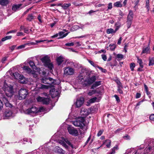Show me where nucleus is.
<instances>
[{
	"mask_svg": "<svg viewBox=\"0 0 154 154\" xmlns=\"http://www.w3.org/2000/svg\"><path fill=\"white\" fill-rule=\"evenodd\" d=\"M28 94V91L26 89L24 88L21 89L19 92V99L22 100L25 99Z\"/></svg>",
	"mask_w": 154,
	"mask_h": 154,
	"instance_id": "nucleus-9",
	"label": "nucleus"
},
{
	"mask_svg": "<svg viewBox=\"0 0 154 154\" xmlns=\"http://www.w3.org/2000/svg\"><path fill=\"white\" fill-rule=\"evenodd\" d=\"M78 79H79V81L80 82H85V80L84 79L83 77V76L81 75H79L78 77Z\"/></svg>",
	"mask_w": 154,
	"mask_h": 154,
	"instance_id": "nucleus-39",
	"label": "nucleus"
},
{
	"mask_svg": "<svg viewBox=\"0 0 154 154\" xmlns=\"http://www.w3.org/2000/svg\"><path fill=\"white\" fill-rule=\"evenodd\" d=\"M84 101V98L82 97L77 98L75 103L76 107L77 108L81 107L83 104Z\"/></svg>",
	"mask_w": 154,
	"mask_h": 154,
	"instance_id": "nucleus-11",
	"label": "nucleus"
},
{
	"mask_svg": "<svg viewBox=\"0 0 154 154\" xmlns=\"http://www.w3.org/2000/svg\"><path fill=\"white\" fill-rule=\"evenodd\" d=\"M44 97L38 96L36 98V100L38 102H41L42 103Z\"/></svg>",
	"mask_w": 154,
	"mask_h": 154,
	"instance_id": "nucleus-45",
	"label": "nucleus"
},
{
	"mask_svg": "<svg viewBox=\"0 0 154 154\" xmlns=\"http://www.w3.org/2000/svg\"><path fill=\"white\" fill-rule=\"evenodd\" d=\"M103 130H100L97 134V136H98V137H99L100 136V135H101L103 133Z\"/></svg>",
	"mask_w": 154,
	"mask_h": 154,
	"instance_id": "nucleus-56",
	"label": "nucleus"
},
{
	"mask_svg": "<svg viewBox=\"0 0 154 154\" xmlns=\"http://www.w3.org/2000/svg\"><path fill=\"white\" fill-rule=\"evenodd\" d=\"M88 61L92 65V66H93L94 67H95L96 68H97V66L98 65H97V64H95L93 61L90 60H88Z\"/></svg>",
	"mask_w": 154,
	"mask_h": 154,
	"instance_id": "nucleus-47",
	"label": "nucleus"
},
{
	"mask_svg": "<svg viewBox=\"0 0 154 154\" xmlns=\"http://www.w3.org/2000/svg\"><path fill=\"white\" fill-rule=\"evenodd\" d=\"M79 27L78 26L74 25L72 26L71 29H74L75 30H76L79 29Z\"/></svg>",
	"mask_w": 154,
	"mask_h": 154,
	"instance_id": "nucleus-60",
	"label": "nucleus"
},
{
	"mask_svg": "<svg viewBox=\"0 0 154 154\" xmlns=\"http://www.w3.org/2000/svg\"><path fill=\"white\" fill-rule=\"evenodd\" d=\"M127 26L128 28L130 27L132 23V21L129 20H127Z\"/></svg>",
	"mask_w": 154,
	"mask_h": 154,
	"instance_id": "nucleus-44",
	"label": "nucleus"
},
{
	"mask_svg": "<svg viewBox=\"0 0 154 154\" xmlns=\"http://www.w3.org/2000/svg\"><path fill=\"white\" fill-rule=\"evenodd\" d=\"M38 88L40 89H46L48 88V87L47 85L42 84H40L39 85V86L38 87Z\"/></svg>",
	"mask_w": 154,
	"mask_h": 154,
	"instance_id": "nucleus-31",
	"label": "nucleus"
},
{
	"mask_svg": "<svg viewBox=\"0 0 154 154\" xmlns=\"http://www.w3.org/2000/svg\"><path fill=\"white\" fill-rule=\"evenodd\" d=\"M123 138L125 140L130 139V137L129 136L127 135L126 136H124Z\"/></svg>",
	"mask_w": 154,
	"mask_h": 154,
	"instance_id": "nucleus-64",
	"label": "nucleus"
},
{
	"mask_svg": "<svg viewBox=\"0 0 154 154\" xmlns=\"http://www.w3.org/2000/svg\"><path fill=\"white\" fill-rule=\"evenodd\" d=\"M101 85V81H97L95 82L92 85L91 88L93 89L94 88L98 87Z\"/></svg>",
	"mask_w": 154,
	"mask_h": 154,
	"instance_id": "nucleus-20",
	"label": "nucleus"
},
{
	"mask_svg": "<svg viewBox=\"0 0 154 154\" xmlns=\"http://www.w3.org/2000/svg\"><path fill=\"white\" fill-rule=\"evenodd\" d=\"M100 101V100L97 97H94L89 100V102L90 103H93L95 102H98Z\"/></svg>",
	"mask_w": 154,
	"mask_h": 154,
	"instance_id": "nucleus-22",
	"label": "nucleus"
},
{
	"mask_svg": "<svg viewBox=\"0 0 154 154\" xmlns=\"http://www.w3.org/2000/svg\"><path fill=\"white\" fill-rule=\"evenodd\" d=\"M123 88V86H122L121 87L117 86V91L120 94H123V91L122 90V89Z\"/></svg>",
	"mask_w": 154,
	"mask_h": 154,
	"instance_id": "nucleus-34",
	"label": "nucleus"
},
{
	"mask_svg": "<svg viewBox=\"0 0 154 154\" xmlns=\"http://www.w3.org/2000/svg\"><path fill=\"white\" fill-rule=\"evenodd\" d=\"M106 33L108 34L114 33V30L112 28L108 29L106 30Z\"/></svg>",
	"mask_w": 154,
	"mask_h": 154,
	"instance_id": "nucleus-40",
	"label": "nucleus"
},
{
	"mask_svg": "<svg viewBox=\"0 0 154 154\" xmlns=\"http://www.w3.org/2000/svg\"><path fill=\"white\" fill-rule=\"evenodd\" d=\"M144 88L145 91H146V93L148 96H149L150 95V93L149 91L148 88L146 84H144Z\"/></svg>",
	"mask_w": 154,
	"mask_h": 154,
	"instance_id": "nucleus-37",
	"label": "nucleus"
},
{
	"mask_svg": "<svg viewBox=\"0 0 154 154\" xmlns=\"http://www.w3.org/2000/svg\"><path fill=\"white\" fill-rule=\"evenodd\" d=\"M133 151H134V154H137V150L136 149L134 148H131L127 149L125 153L126 154L131 153H134V152H133Z\"/></svg>",
	"mask_w": 154,
	"mask_h": 154,
	"instance_id": "nucleus-16",
	"label": "nucleus"
},
{
	"mask_svg": "<svg viewBox=\"0 0 154 154\" xmlns=\"http://www.w3.org/2000/svg\"><path fill=\"white\" fill-rule=\"evenodd\" d=\"M44 109V108L42 107L38 108L35 106H33L25 110L24 112L26 114L34 115L38 112H43Z\"/></svg>",
	"mask_w": 154,
	"mask_h": 154,
	"instance_id": "nucleus-2",
	"label": "nucleus"
},
{
	"mask_svg": "<svg viewBox=\"0 0 154 154\" xmlns=\"http://www.w3.org/2000/svg\"><path fill=\"white\" fill-rule=\"evenodd\" d=\"M5 113L6 116L7 117L10 116L12 114V112L11 111H6Z\"/></svg>",
	"mask_w": 154,
	"mask_h": 154,
	"instance_id": "nucleus-46",
	"label": "nucleus"
},
{
	"mask_svg": "<svg viewBox=\"0 0 154 154\" xmlns=\"http://www.w3.org/2000/svg\"><path fill=\"white\" fill-rule=\"evenodd\" d=\"M42 62L44 63L45 66L49 68L50 69H52L53 67V64L51 63L50 57L48 55H46L41 59Z\"/></svg>",
	"mask_w": 154,
	"mask_h": 154,
	"instance_id": "nucleus-3",
	"label": "nucleus"
},
{
	"mask_svg": "<svg viewBox=\"0 0 154 154\" xmlns=\"http://www.w3.org/2000/svg\"><path fill=\"white\" fill-rule=\"evenodd\" d=\"M115 81L118 85L117 86H120V87L121 86V87L122 86L121 83L120 81L119 80L116 79V80H115Z\"/></svg>",
	"mask_w": 154,
	"mask_h": 154,
	"instance_id": "nucleus-48",
	"label": "nucleus"
},
{
	"mask_svg": "<svg viewBox=\"0 0 154 154\" xmlns=\"http://www.w3.org/2000/svg\"><path fill=\"white\" fill-rule=\"evenodd\" d=\"M96 76H93L91 77L88 78L87 80H85L86 83H85L86 85H91L96 80Z\"/></svg>",
	"mask_w": 154,
	"mask_h": 154,
	"instance_id": "nucleus-13",
	"label": "nucleus"
},
{
	"mask_svg": "<svg viewBox=\"0 0 154 154\" xmlns=\"http://www.w3.org/2000/svg\"><path fill=\"white\" fill-rule=\"evenodd\" d=\"M23 69L24 70L26 71L29 73H31L32 74H34L35 73V72L32 71L31 69L28 66H24Z\"/></svg>",
	"mask_w": 154,
	"mask_h": 154,
	"instance_id": "nucleus-24",
	"label": "nucleus"
},
{
	"mask_svg": "<svg viewBox=\"0 0 154 154\" xmlns=\"http://www.w3.org/2000/svg\"><path fill=\"white\" fill-rule=\"evenodd\" d=\"M112 3H109L108 4V9L109 10L111 9L112 8Z\"/></svg>",
	"mask_w": 154,
	"mask_h": 154,
	"instance_id": "nucleus-55",
	"label": "nucleus"
},
{
	"mask_svg": "<svg viewBox=\"0 0 154 154\" xmlns=\"http://www.w3.org/2000/svg\"><path fill=\"white\" fill-rule=\"evenodd\" d=\"M49 102L50 100L49 98L44 97V100H43L42 103L44 104H49Z\"/></svg>",
	"mask_w": 154,
	"mask_h": 154,
	"instance_id": "nucleus-32",
	"label": "nucleus"
},
{
	"mask_svg": "<svg viewBox=\"0 0 154 154\" xmlns=\"http://www.w3.org/2000/svg\"><path fill=\"white\" fill-rule=\"evenodd\" d=\"M117 57L120 59H122L123 58V56L121 54H118L116 56Z\"/></svg>",
	"mask_w": 154,
	"mask_h": 154,
	"instance_id": "nucleus-52",
	"label": "nucleus"
},
{
	"mask_svg": "<svg viewBox=\"0 0 154 154\" xmlns=\"http://www.w3.org/2000/svg\"><path fill=\"white\" fill-rule=\"evenodd\" d=\"M123 128H118L115 131V133L116 134L118 133L121 130H122Z\"/></svg>",
	"mask_w": 154,
	"mask_h": 154,
	"instance_id": "nucleus-62",
	"label": "nucleus"
},
{
	"mask_svg": "<svg viewBox=\"0 0 154 154\" xmlns=\"http://www.w3.org/2000/svg\"><path fill=\"white\" fill-rule=\"evenodd\" d=\"M8 2V0H0V5L3 6L7 5Z\"/></svg>",
	"mask_w": 154,
	"mask_h": 154,
	"instance_id": "nucleus-26",
	"label": "nucleus"
},
{
	"mask_svg": "<svg viewBox=\"0 0 154 154\" xmlns=\"http://www.w3.org/2000/svg\"><path fill=\"white\" fill-rule=\"evenodd\" d=\"M114 6L116 7H121L122 6V2H117L114 3Z\"/></svg>",
	"mask_w": 154,
	"mask_h": 154,
	"instance_id": "nucleus-27",
	"label": "nucleus"
},
{
	"mask_svg": "<svg viewBox=\"0 0 154 154\" xmlns=\"http://www.w3.org/2000/svg\"><path fill=\"white\" fill-rule=\"evenodd\" d=\"M96 92V90H90L88 93V95L89 96H91L92 95L95 94Z\"/></svg>",
	"mask_w": 154,
	"mask_h": 154,
	"instance_id": "nucleus-35",
	"label": "nucleus"
},
{
	"mask_svg": "<svg viewBox=\"0 0 154 154\" xmlns=\"http://www.w3.org/2000/svg\"><path fill=\"white\" fill-rule=\"evenodd\" d=\"M11 75L15 79L20 80V82L23 84L25 83V82L24 81V77L23 75H20L18 72L10 73Z\"/></svg>",
	"mask_w": 154,
	"mask_h": 154,
	"instance_id": "nucleus-6",
	"label": "nucleus"
},
{
	"mask_svg": "<svg viewBox=\"0 0 154 154\" xmlns=\"http://www.w3.org/2000/svg\"><path fill=\"white\" fill-rule=\"evenodd\" d=\"M147 142L149 143L148 144V147L146 148L145 149L146 153H149L150 151L152 150L154 151V139H146L145 140V142L146 143Z\"/></svg>",
	"mask_w": 154,
	"mask_h": 154,
	"instance_id": "nucleus-5",
	"label": "nucleus"
},
{
	"mask_svg": "<svg viewBox=\"0 0 154 154\" xmlns=\"http://www.w3.org/2000/svg\"><path fill=\"white\" fill-rule=\"evenodd\" d=\"M119 15L121 16V18H122L124 15V14L123 12L121 10H120L119 11Z\"/></svg>",
	"mask_w": 154,
	"mask_h": 154,
	"instance_id": "nucleus-59",
	"label": "nucleus"
},
{
	"mask_svg": "<svg viewBox=\"0 0 154 154\" xmlns=\"http://www.w3.org/2000/svg\"><path fill=\"white\" fill-rule=\"evenodd\" d=\"M56 149V153H59L60 154H63L64 153V151L61 148L58 147H57Z\"/></svg>",
	"mask_w": 154,
	"mask_h": 154,
	"instance_id": "nucleus-25",
	"label": "nucleus"
},
{
	"mask_svg": "<svg viewBox=\"0 0 154 154\" xmlns=\"http://www.w3.org/2000/svg\"><path fill=\"white\" fill-rule=\"evenodd\" d=\"M114 97L115 98L116 101H117L118 102H120V100L119 98L117 95H115L114 96Z\"/></svg>",
	"mask_w": 154,
	"mask_h": 154,
	"instance_id": "nucleus-54",
	"label": "nucleus"
},
{
	"mask_svg": "<svg viewBox=\"0 0 154 154\" xmlns=\"http://www.w3.org/2000/svg\"><path fill=\"white\" fill-rule=\"evenodd\" d=\"M85 119L82 117H80L77 118L75 120L72 122V124L76 127H80L82 128L85 126Z\"/></svg>",
	"mask_w": 154,
	"mask_h": 154,
	"instance_id": "nucleus-4",
	"label": "nucleus"
},
{
	"mask_svg": "<svg viewBox=\"0 0 154 154\" xmlns=\"http://www.w3.org/2000/svg\"><path fill=\"white\" fill-rule=\"evenodd\" d=\"M134 14L133 11L130 10L129 11V13L127 17V20H129L132 21L133 18Z\"/></svg>",
	"mask_w": 154,
	"mask_h": 154,
	"instance_id": "nucleus-18",
	"label": "nucleus"
},
{
	"mask_svg": "<svg viewBox=\"0 0 154 154\" xmlns=\"http://www.w3.org/2000/svg\"><path fill=\"white\" fill-rule=\"evenodd\" d=\"M58 64L59 65H60L63 61V58L62 56H60L57 57V59Z\"/></svg>",
	"mask_w": 154,
	"mask_h": 154,
	"instance_id": "nucleus-21",
	"label": "nucleus"
},
{
	"mask_svg": "<svg viewBox=\"0 0 154 154\" xmlns=\"http://www.w3.org/2000/svg\"><path fill=\"white\" fill-rule=\"evenodd\" d=\"M80 113L81 115L85 117L89 114L90 112L88 109L82 108L81 109Z\"/></svg>",
	"mask_w": 154,
	"mask_h": 154,
	"instance_id": "nucleus-14",
	"label": "nucleus"
},
{
	"mask_svg": "<svg viewBox=\"0 0 154 154\" xmlns=\"http://www.w3.org/2000/svg\"><path fill=\"white\" fill-rule=\"evenodd\" d=\"M52 81H54L53 79L50 77H44L42 79V82L44 84H51L53 82Z\"/></svg>",
	"mask_w": 154,
	"mask_h": 154,
	"instance_id": "nucleus-12",
	"label": "nucleus"
},
{
	"mask_svg": "<svg viewBox=\"0 0 154 154\" xmlns=\"http://www.w3.org/2000/svg\"><path fill=\"white\" fill-rule=\"evenodd\" d=\"M68 32L66 34H64V32L63 31L60 32L59 33V35L60 37L58 38H62L66 36L69 33Z\"/></svg>",
	"mask_w": 154,
	"mask_h": 154,
	"instance_id": "nucleus-19",
	"label": "nucleus"
},
{
	"mask_svg": "<svg viewBox=\"0 0 154 154\" xmlns=\"http://www.w3.org/2000/svg\"><path fill=\"white\" fill-rule=\"evenodd\" d=\"M111 141L109 140H106L103 142V145L105 144L108 148H109L111 146Z\"/></svg>",
	"mask_w": 154,
	"mask_h": 154,
	"instance_id": "nucleus-23",
	"label": "nucleus"
},
{
	"mask_svg": "<svg viewBox=\"0 0 154 154\" xmlns=\"http://www.w3.org/2000/svg\"><path fill=\"white\" fill-rule=\"evenodd\" d=\"M34 19V16H33L32 14H29L26 18V20L29 21H31L32 19Z\"/></svg>",
	"mask_w": 154,
	"mask_h": 154,
	"instance_id": "nucleus-33",
	"label": "nucleus"
},
{
	"mask_svg": "<svg viewBox=\"0 0 154 154\" xmlns=\"http://www.w3.org/2000/svg\"><path fill=\"white\" fill-rule=\"evenodd\" d=\"M37 44L36 43H35V42H29L28 43L26 44V45H28L29 46H31V45H35Z\"/></svg>",
	"mask_w": 154,
	"mask_h": 154,
	"instance_id": "nucleus-51",
	"label": "nucleus"
},
{
	"mask_svg": "<svg viewBox=\"0 0 154 154\" xmlns=\"http://www.w3.org/2000/svg\"><path fill=\"white\" fill-rule=\"evenodd\" d=\"M97 68L99 69L103 72L105 73L106 72V69L103 68L101 67H99L98 66H97Z\"/></svg>",
	"mask_w": 154,
	"mask_h": 154,
	"instance_id": "nucleus-50",
	"label": "nucleus"
},
{
	"mask_svg": "<svg viewBox=\"0 0 154 154\" xmlns=\"http://www.w3.org/2000/svg\"><path fill=\"white\" fill-rule=\"evenodd\" d=\"M149 118L151 120L154 121V114H152L149 116Z\"/></svg>",
	"mask_w": 154,
	"mask_h": 154,
	"instance_id": "nucleus-57",
	"label": "nucleus"
},
{
	"mask_svg": "<svg viewBox=\"0 0 154 154\" xmlns=\"http://www.w3.org/2000/svg\"><path fill=\"white\" fill-rule=\"evenodd\" d=\"M59 143L62 145L66 149H67L68 148V146L66 143H67L69 146H71L72 148H73L72 145L67 139H65L63 138H62L61 140L59 141Z\"/></svg>",
	"mask_w": 154,
	"mask_h": 154,
	"instance_id": "nucleus-7",
	"label": "nucleus"
},
{
	"mask_svg": "<svg viewBox=\"0 0 154 154\" xmlns=\"http://www.w3.org/2000/svg\"><path fill=\"white\" fill-rule=\"evenodd\" d=\"M21 6V5H14L12 6V9L13 11H16L20 8Z\"/></svg>",
	"mask_w": 154,
	"mask_h": 154,
	"instance_id": "nucleus-30",
	"label": "nucleus"
},
{
	"mask_svg": "<svg viewBox=\"0 0 154 154\" xmlns=\"http://www.w3.org/2000/svg\"><path fill=\"white\" fill-rule=\"evenodd\" d=\"M135 66V64L134 63H131L130 65V69L131 71H133Z\"/></svg>",
	"mask_w": 154,
	"mask_h": 154,
	"instance_id": "nucleus-49",
	"label": "nucleus"
},
{
	"mask_svg": "<svg viewBox=\"0 0 154 154\" xmlns=\"http://www.w3.org/2000/svg\"><path fill=\"white\" fill-rule=\"evenodd\" d=\"M74 45V43L73 42H71L69 43H67L65 44V45L68 46H72Z\"/></svg>",
	"mask_w": 154,
	"mask_h": 154,
	"instance_id": "nucleus-53",
	"label": "nucleus"
},
{
	"mask_svg": "<svg viewBox=\"0 0 154 154\" xmlns=\"http://www.w3.org/2000/svg\"><path fill=\"white\" fill-rule=\"evenodd\" d=\"M150 47L149 46V43L148 44L147 47H144L143 48L142 51L141 52V54H148L149 52Z\"/></svg>",
	"mask_w": 154,
	"mask_h": 154,
	"instance_id": "nucleus-17",
	"label": "nucleus"
},
{
	"mask_svg": "<svg viewBox=\"0 0 154 154\" xmlns=\"http://www.w3.org/2000/svg\"><path fill=\"white\" fill-rule=\"evenodd\" d=\"M26 45V44H24V45H21L18 46L17 47V48L19 49H21V48H24L25 47Z\"/></svg>",
	"mask_w": 154,
	"mask_h": 154,
	"instance_id": "nucleus-61",
	"label": "nucleus"
},
{
	"mask_svg": "<svg viewBox=\"0 0 154 154\" xmlns=\"http://www.w3.org/2000/svg\"><path fill=\"white\" fill-rule=\"evenodd\" d=\"M149 65L153 66L154 64V57H149Z\"/></svg>",
	"mask_w": 154,
	"mask_h": 154,
	"instance_id": "nucleus-28",
	"label": "nucleus"
},
{
	"mask_svg": "<svg viewBox=\"0 0 154 154\" xmlns=\"http://www.w3.org/2000/svg\"><path fill=\"white\" fill-rule=\"evenodd\" d=\"M12 38L11 36H6L2 38V41L4 42L8 39H10Z\"/></svg>",
	"mask_w": 154,
	"mask_h": 154,
	"instance_id": "nucleus-42",
	"label": "nucleus"
},
{
	"mask_svg": "<svg viewBox=\"0 0 154 154\" xmlns=\"http://www.w3.org/2000/svg\"><path fill=\"white\" fill-rule=\"evenodd\" d=\"M17 36L24 35V34L22 32H18L17 33Z\"/></svg>",
	"mask_w": 154,
	"mask_h": 154,
	"instance_id": "nucleus-63",
	"label": "nucleus"
},
{
	"mask_svg": "<svg viewBox=\"0 0 154 154\" xmlns=\"http://www.w3.org/2000/svg\"><path fill=\"white\" fill-rule=\"evenodd\" d=\"M70 3H65L62 5V7L64 9H66L68 7L71 6Z\"/></svg>",
	"mask_w": 154,
	"mask_h": 154,
	"instance_id": "nucleus-38",
	"label": "nucleus"
},
{
	"mask_svg": "<svg viewBox=\"0 0 154 154\" xmlns=\"http://www.w3.org/2000/svg\"><path fill=\"white\" fill-rule=\"evenodd\" d=\"M101 57L102 59L105 61H106L107 59L106 56L105 54H102Z\"/></svg>",
	"mask_w": 154,
	"mask_h": 154,
	"instance_id": "nucleus-58",
	"label": "nucleus"
},
{
	"mask_svg": "<svg viewBox=\"0 0 154 154\" xmlns=\"http://www.w3.org/2000/svg\"><path fill=\"white\" fill-rule=\"evenodd\" d=\"M137 62L139 63L141 69L143 68V66L142 60L141 59L139 58L138 57H137Z\"/></svg>",
	"mask_w": 154,
	"mask_h": 154,
	"instance_id": "nucleus-29",
	"label": "nucleus"
},
{
	"mask_svg": "<svg viewBox=\"0 0 154 154\" xmlns=\"http://www.w3.org/2000/svg\"><path fill=\"white\" fill-rule=\"evenodd\" d=\"M2 88L5 95L7 97H11L13 95L14 91L12 86L10 85H7L5 82L4 83Z\"/></svg>",
	"mask_w": 154,
	"mask_h": 154,
	"instance_id": "nucleus-1",
	"label": "nucleus"
},
{
	"mask_svg": "<svg viewBox=\"0 0 154 154\" xmlns=\"http://www.w3.org/2000/svg\"><path fill=\"white\" fill-rule=\"evenodd\" d=\"M119 148L118 146L117 145L116 146L112 149V151L111 154H113L115 153V151L117 150Z\"/></svg>",
	"mask_w": 154,
	"mask_h": 154,
	"instance_id": "nucleus-36",
	"label": "nucleus"
},
{
	"mask_svg": "<svg viewBox=\"0 0 154 154\" xmlns=\"http://www.w3.org/2000/svg\"><path fill=\"white\" fill-rule=\"evenodd\" d=\"M29 63L30 66L33 69L35 68V66L33 62L32 61H30L29 62Z\"/></svg>",
	"mask_w": 154,
	"mask_h": 154,
	"instance_id": "nucleus-41",
	"label": "nucleus"
},
{
	"mask_svg": "<svg viewBox=\"0 0 154 154\" xmlns=\"http://www.w3.org/2000/svg\"><path fill=\"white\" fill-rule=\"evenodd\" d=\"M109 46L110 47V49L111 51H113L114 50L116 47V45L114 44H110L109 45Z\"/></svg>",
	"mask_w": 154,
	"mask_h": 154,
	"instance_id": "nucleus-43",
	"label": "nucleus"
},
{
	"mask_svg": "<svg viewBox=\"0 0 154 154\" xmlns=\"http://www.w3.org/2000/svg\"><path fill=\"white\" fill-rule=\"evenodd\" d=\"M69 134L74 136H77L79 135L78 130L73 127L69 126L67 128Z\"/></svg>",
	"mask_w": 154,
	"mask_h": 154,
	"instance_id": "nucleus-10",
	"label": "nucleus"
},
{
	"mask_svg": "<svg viewBox=\"0 0 154 154\" xmlns=\"http://www.w3.org/2000/svg\"><path fill=\"white\" fill-rule=\"evenodd\" d=\"M2 98L5 106L7 107L11 108L12 107V105L10 103L8 100L5 96H2Z\"/></svg>",
	"mask_w": 154,
	"mask_h": 154,
	"instance_id": "nucleus-15",
	"label": "nucleus"
},
{
	"mask_svg": "<svg viewBox=\"0 0 154 154\" xmlns=\"http://www.w3.org/2000/svg\"><path fill=\"white\" fill-rule=\"evenodd\" d=\"M75 72L74 69L70 67H66L64 68L63 74L66 76L72 75L74 74Z\"/></svg>",
	"mask_w": 154,
	"mask_h": 154,
	"instance_id": "nucleus-8",
	"label": "nucleus"
}]
</instances>
